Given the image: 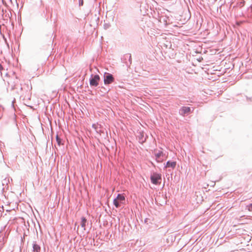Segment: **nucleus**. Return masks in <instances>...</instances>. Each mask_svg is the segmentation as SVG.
I'll list each match as a JSON object with an SVG mask.
<instances>
[{"mask_svg":"<svg viewBox=\"0 0 252 252\" xmlns=\"http://www.w3.org/2000/svg\"><path fill=\"white\" fill-rule=\"evenodd\" d=\"M125 197L122 194H118L117 197L113 200V204L115 206L118 208L121 205L125 204Z\"/></svg>","mask_w":252,"mask_h":252,"instance_id":"obj_1","label":"nucleus"},{"mask_svg":"<svg viewBox=\"0 0 252 252\" xmlns=\"http://www.w3.org/2000/svg\"><path fill=\"white\" fill-rule=\"evenodd\" d=\"M151 182L155 185L159 184L161 181V175L154 172L150 177Z\"/></svg>","mask_w":252,"mask_h":252,"instance_id":"obj_2","label":"nucleus"},{"mask_svg":"<svg viewBox=\"0 0 252 252\" xmlns=\"http://www.w3.org/2000/svg\"><path fill=\"white\" fill-rule=\"evenodd\" d=\"M100 78L97 74H92L90 78V85L91 87H97L98 85Z\"/></svg>","mask_w":252,"mask_h":252,"instance_id":"obj_3","label":"nucleus"},{"mask_svg":"<svg viewBox=\"0 0 252 252\" xmlns=\"http://www.w3.org/2000/svg\"><path fill=\"white\" fill-rule=\"evenodd\" d=\"M193 108L191 110V108L187 106H182L179 110V113L180 115L185 117L191 113L193 111Z\"/></svg>","mask_w":252,"mask_h":252,"instance_id":"obj_4","label":"nucleus"},{"mask_svg":"<svg viewBox=\"0 0 252 252\" xmlns=\"http://www.w3.org/2000/svg\"><path fill=\"white\" fill-rule=\"evenodd\" d=\"M114 81L113 75L109 73L105 72L104 74V83L105 85H109Z\"/></svg>","mask_w":252,"mask_h":252,"instance_id":"obj_5","label":"nucleus"},{"mask_svg":"<svg viewBox=\"0 0 252 252\" xmlns=\"http://www.w3.org/2000/svg\"><path fill=\"white\" fill-rule=\"evenodd\" d=\"M155 158L157 162L160 163L162 162L163 160V156L164 155L163 152L161 151H158V152L155 151L154 152Z\"/></svg>","mask_w":252,"mask_h":252,"instance_id":"obj_6","label":"nucleus"},{"mask_svg":"<svg viewBox=\"0 0 252 252\" xmlns=\"http://www.w3.org/2000/svg\"><path fill=\"white\" fill-rule=\"evenodd\" d=\"M41 247L38 245L36 241H33L32 243V252H40Z\"/></svg>","mask_w":252,"mask_h":252,"instance_id":"obj_7","label":"nucleus"},{"mask_svg":"<svg viewBox=\"0 0 252 252\" xmlns=\"http://www.w3.org/2000/svg\"><path fill=\"white\" fill-rule=\"evenodd\" d=\"M137 137L139 142L141 144H143V143H144L146 140V137H145L143 132H140L138 133V135H137Z\"/></svg>","mask_w":252,"mask_h":252,"instance_id":"obj_8","label":"nucleus"},{"mask_svg":"<svg viewBox=\"0 0 252 252\" xmlns=\"http://www.w3.org/2000/svg\"><path fill=\"white\" fill-rule=\"evenodd\" d=\"M124 60L128 59V62L129 63H127L126 62H124V63H125L126 64V66H130V64H131V63H132V59H131V55L129 54H127L125 55L124 56Z\"/></svg>","mask_w":252,"mask_h":252,"instance_id":"obj_9","label":"nucleus"},{"mask_svg":"<svg viewBox=\"0 0 252 252\" xmlns=\"http://www.w3.org/2000/svg\"><path fill=\"white\" fill-rule=\"evenodd\" d=\"M176 165V161H171L169 160L166 162L165 165L164 166V168H166L171 167L172 169H174V168H175Z\"/></svg>","mask_w":252,"mask_h":252,"instance_id":"obj_10","label":"nucleus"},{"mask_svg":"<svg viewBox=\"0 0 252 252\" xmlns=\"http://www.w3.org/2000/svg\"><path fill=\"white\" fill-rule=\"evenodd\" d=\"M87 219L83 217L81 218V225L82 226V227L84 228V230H86V223H87Z\"/></svg>","mask_w":252,"mask_h":252,"instance_id":"obj_11","label":"nucleus"},{"mask_svg":"<svg viewBox=\"0 0 252 252\" xmlns=\"http://www.w3.org/2000/svg\"><path fill=\"white\" fill-rule=\"evenodd\" d=\"M56 139L57 142L59 146H60V145L63 144L62 142V139L58 135H56Z\"/></svg>","mask_w":252,"mask_h":252,"instance_id":"obj_12","label":"nucleus"},{"mask_svg":"<svg viewBox=\"0 0 252 252\" xmlns=\"http://www.w3.org/2000/svg\"><path fill=\"white\" fill-rule=\"evenodd\" d=\"M247 207L249 211L252 212V203H251L249 205H247Z\"/></svg>","mask_w":252,"mask_h":252,"instance_id":"obj_13","label":"nucleus"},{"mask_svg":"<svg viewBox=\"0 0 252 252\" xmlns=\"http://www.w3.org/2000/svg\"><path fill=\"white\" fill-rule=\"evenodd\" d=\"M79 6H82L83 5V0H79Z\"/></svg>","mask_w":252,"mask_h":252,"instance_id":"obj_14","label":"nucleus"},{"mask_svg":"<svg viewBox=\"0 0 252 252\" xmlns=\"http://www.w3.org/2000/svg\"><path fill=\"white\" fill-rule=\"evenodd\" d=\"M1 68H2V66H1V65H0V69Z\"/></svg>","mask_w":252,"mask_h":252,"instance_id":"obj_15","label":"nucleus"}]
</instances>
